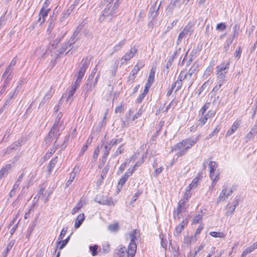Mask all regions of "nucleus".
<instances>
[{
  "mask_svg": "<svg viewBox=\"0 0 257 257\" xmlns=\"http://www.w3.org/2000/svg\"><path fill=\"white\" fill-rule=\"evenodd\" d=\"M138 230L137 229H134L130 234V237L131 239L130 242H136L137 239V234L138 233Z\"/></svg>",
  "mask_w": 257,
  "mask_h": 257,
  "instance_id": "nucleus-37",
  "label": "nucleus"
},
{
  "mask_svg": "<svg viewBox=\"0 0 257 257\" xmlns=\"http://www.w3.org/2000/svg\"><path fill=\"white\" fill-rule=\"evenodd\" d=\"M200 176L199 177L196 176L192 181L191 183L189 184L187 188V190L190 191L193 189L195 188L200 180Z\"/></svg>",
  "mask_w": 257,
  "mask_h": 257,
  "instance_id": "nucleus-30",
  "label": "nucleus"
},
{
  "mask_svg": "<svg viewBox=\"0 0 257 257\" xmlns=\"http://www.w3.org/2000/svg\"><path fill=\"white\" fill-rule=\"evenodd\" d=\"M192 241H194V237L193 236H192L191 238L188 236H186L183 239V242L187 244V246H188L189 244H190L191 242Z\"/></svg>",
  "mask_w": 257,
  "mask_h": 257,
  "instance_id": "nucleus-59",
  "label": "nucleus"
},
{
  "mask_svg": "<svg viewBox=\"0 0 257 257\" xmlns=\"http://www.w3.org/2000/svg\"><path fill=\"white\" fill-rule=\"evenodd\" d=\"M218 80V84L216 85V86L213 88L212 90V92L215 93L217 92L221 87L222 85L223 84H224L226 81H221L220 79H217Z\"/></svg>",
  "mask_w": 257,
  "mask_h": 257,
  "instance_id": "nucleus-42",
  "label": "nucleus"
},
{
  "mask_svg": "<svg viewBox=\"0 0 257 257\" xmlns=\"http://www.w3.org/2000/svg\"><path fill=\"white\" fill-rule=\"evenodd\" d=\"M35 226V224H33L31 226H29V227L28 229V230H27V233L26 234L27 238H29V237L30 236L32 232H33V231L34 229Z\"/></svg>",
  "mask_w": 257,
  "mask_h": 257,
  "instance_id": "nucleus-61",
  "label": "nucleus"
},
{
  "mask_svg": "<svg viewBox=\"0 0 257 257\" xmlns=\"http://www.w3.org/2000/svg\"><path fill=\"white\" fill-rule=\"evenodd\" d=\"M126 43V39H123L113 47V51L117 52L120 50Z\"/></svg>",
  "mask_w": 257,
  "mask_h": 257,
  "instance_id": "nucleus-35",
  "label": "nucleus"
},
{
  "mask_svg": "<svg viewBox=\"0 0 257 257\" xmlns=\"http://www.w3.org/2000/svg\"><path fill=\"white\" fill-rule=\"evenodd\" d=\"M123 146V144H122L117 149V150L113 154V157H115L123 152L124 148Z\"/></svg>",
  "mask_w": 257,
  "mask_h": 257,
  "instance_id": "nucleus-50",
  "label": "nucleus"
},
{
  "mask_svg": "<svg viewBox=\"0 0 257 257\" xmlns=\"http://www.w3.org/2000/svg\"><path fill=\"white\" fill-rule=\"evenodd\" d=\"M82 30V26H78L75 30L74 31L73 35L71 37L69 41L71 42V43L75 44V43L80 39V35H79L80 32Z\"/></svg>",
  "mask_w": 257,
  "mask_h": 257,
  "instance_id": "nucleus-11",
  "label": "nucleus"
},
{
  "mask_svg": "<svg viewBox=\"0 0 257 257\" xmlns=\"http://www.w3.org/2000/svg\"><path fill=\"white\" fill-rule=\"evenodd\" d=\"M25 176V174L24 172H23L18 177L17 180L16 181V182H15V184L13 186V188H14V189H18V188H19V186L24 177V176Z\"/></svg>",
  "mask_w": 257,
  "mask_h": 257,
  "instance_id": "nucleus-38",
  "label": "nucleus"
},
{
  "mask_svg": "<svg viewBox=\"0 0 257 257\" xmlns=\"http://www.w3.org/2000/svg\"><path fill=\"white\" fill-rule=\"evenodd\" d=\"M239 125L240 122L239 121H235L232 125L231 128L228 130V131L227 132L225 137H228L230 136L237 130Z\"/></svg>",
  "mask_w": 257,
  "mask_h": 257,
  "instance_id": "nucleus-19",
  "label": "nucleus"
},
{
  "mask_svg": "<svg viewBox=\"0 0 257 257\" xmlns=\"http://www.w3.org/2000/svg\"><path fill=\"white\" fill-rule=\"evenodd\" d=\"M111 141V143L113 144V145H116L118 144L121 143L123 142V138L120 139H112L110 140Z\"/></svg>",
  "mask_w": 257,
  "mask_h": 257,
  "instance_id": "nucleus-64",
  "label": "nucleus"
},
{
  "mask_svg": "<svg viewBox=\"0 0 257 257\" xmlns=\"http://www.w3.org/2000/svg\"><path fill=\"white\" fill-rule=\"evenodd\" d=\"M187 75L186 74H184V72L183 71H181L178 76L177 80L182 82L183 80H186L187 81Z\"/></svg>",
  "mask_w": 257,
  "mask_h": 257,
  "instance_id": "nucleus-53",
  "label": "nucleus"
},
{
  "mask_svg": "<svg viewBox=\"0 0 257 257\" xmlns=\"http://www.w3.org/2000/svg\"><path fill=\"white\" fill-rule=\"evenodd\" d=\"M188 202V196H184L182 199H181L178 203V205L177 208V214L179 217V214L182 212L185 211L188 208V205L187 204Z\"/></svg>",
  "mask_w": 257,
  "mask_h": 257,
  "instance_id": "nucleus-8",
  "label": "nucleus"
},
{
  "mask_svg": "<svg viewBox=\"0 0 257 257\" xmlns=\"http://www.w3.org/2000/svg\"><path fill=\"white\" fill-rule=\"evenodd\" d=\"M10 82H7V81L4 80V84L2 87L0 88V94H3L5 91L6 89L9 84Z\"/></svg>",
  "mask_w": 257,
  "mask_h": 257,
  "instance_id": "nucleus-60",
  "label": "nucleus"
},
{
  "mask_svg": "<svg viewBox=\"0 0 257 257\" xmlns=\"http://www.w3.org/2000/svg\"><path fill=\"white\" fill-rule=\"evenodd\" d=\"M211 179L212 180V184L211 185L212 187L215 185L216 182L219 180V173H217V174L215 176H213V177H210Z\"/></svg>",
  "mask_w": 257,
  "mask_h": 257,
  "instance_id": "nucleus-52",
  "label": "nucleus"
},
{
  "mask_svg": "<svg viewBox=\"0 0 257 257\" xmlns=\"http://www.w3.org/2000/svg\"><path fill=\"white\" fill-rule=\"evenodd\" d=\"M18 87L19 86H17L13 92H11L9 93L5 101V103L4 104V107H6V106L9 105L11 103V100L13 98L15 94H17L18 93V90H17Z\"/></svg>",
  "mask_w": 257,
  "mask_h": 257,
  "instance_id": "nucleus-22",
  "label": "nucleus"
},
{
  "mask_svg": "<svg viewBox=\"0 0 257 257\" xmlns=\"http://www.w3.org/2000/svg\"><path fill=\"white\" fill-rule=\"evenodd\" d=\"M242 52L241 48L240 46H239L237 49H236L235 53H234V57L237 58V59H239L240 57L241 54Z\"/></svg>",
  "mask_w": 257,
  "mask_h": 257,
  "instance_id": "nucleus-62",
  "label": "nucleus"
},
{
  "mask_svg": "<svg viewBox=\"0 0 257 257\" xmlns=\"http://www.w3.org/2000/svg\"><path fill=\"white\" fill-rule=\"evenodd\" d=\"M108 229L111 232H116L119 229V225L117 223L110 224L108 227Z\"/></svg>",
  "mask_w": 257,
  "mask_h": 257,
  "instance_id": "nucleus-43",
  "label": "nucleus"
},
{
  "mask_svg": "<svg viewBox=\"0 0 257 257\" xmlns=\"http://www.w3.org/2000/svg\"><path fill=\"white\" fill-rule=\"evenodd\" d=\"M138 52V47L134 46L131 49L126 52L120 59L121 64H123L133 58Z\"/></svg>",
  "mask_w": 257,
  "mask_h": 257,
  "instance_id": "nucleus-7",
  "label": "nucleus"
},
{
  "mask_svg": "<svg viewBox=\"0 0 257 257\" xmlns=\"http://www.w3.org/2000/svg\"><path fill=\"white\" fill-rule=\"evenodd\" d=\"M160 5L158 6L157 9L155 10V7L154 6H152L150 10V14L151 15V17L152 18V20H155L158 15V11L159 10Z\"/></svg>",
  "mask_w": 257,
  "mask_h": 257,
  "instance_id": "nucleus-32",
  "label": "nucleus"
},
{
  "mask_svg": "<svg viewBox=\"0 0 257 257\" xmlns=\"http://www.w3.org/2000/svg\"><path fill=\"white\" fill-rule=\"evenodd\" d=\"M70 236L69 235L65 239L62 241L61 240V243L59 245H58V248H59V250H61L62 249H63L65 246V245L68 243L70 239Z\"/></svg>",
  "mask_w": 257,
  "mask_h": 257,
  "instance_id": "nucleus-41",
  "label": "nucleus"
},
{
  "mask_svg": "<svg viewBox=\"0 0 257 257\" xmlns=\"http://www.w3.org/2000/svg\"><path fill=\"white\" fill-rule=\"evenodd\" d=\"M51 9H46L42 7L39 13V15L42 18V21L41 22V25H42L45 22V18L47 17L48 13L50 12Z\"/></svg>",
  "mask_w": 257,
  "mask_h": 257,
  "instance_id": "nucleus-20",
  "label": "nucleus"
},
{
  "mask_svg": "<svg viewBox=\"0 0 257 257\" xmlns=\"http://www.w3.org/2000/svg\"><path fill=\"white\" fill-rule=\"evenodd\" d=\"M199 140V136L194 138H188L183 140L180 142L172 147L170 153L178 150L176 155L178 157L183 156L187 153L188 150L191 149L198 142Z\"/></svg>",
  "mask_w": 257,
  "mask_h": 257,
  "instance_id": "nucleus-1",
  "label": "nucleus"
},
{
  "mask_svg": "<svg viewBox=\"0 0 257 257\" xmlns=\"http://www.w3.org/2000/svg\"><path fill=\"white\" fill-rule=\"evenodd\" d=\"M115 257H130V255L125 246H120L115 250Z\"/></svg>",
  "mask_w": 257,
  "mask_h": 257,
  "instance_id": "nucleus-10",
  "label": "nucleus"
},
{
  "mask_svg": "<svg viewBox=\"0 0 257 257\" xmlns=\"http://www.w3.org/2000/svg\"><path fill=\"white\" fill-rule=\"evenodd\" d=\"M78 171V169L76 170V167H75L73 169V171L72 172V173L70 174V176L69 178V179L67 181V182L66 183L65 186L66 187H69L72 183V182L73 181L74 179L76 177L77 173Z\"/></svg>",
  "mask_w": 257,
  "mask_h": 257,
  "instance_id": "nucleus-23",
  "label": "nucleus"
},
{
  "mask_svg": "<svg viewBox=\"0 0 257 257\" xmlns=\"http://www.w3.org/2000/svg\"><path fill=\"white\" fill-rule=\"evenodd\" d=\"M83 205L81 202H79L77 203L76 206H75L73 209L72 210L71 213L72 214H75L76 212H78V211L82 207Z\"/></svg>",
  "mask_w": 257,
  "mask_h": 257,
  "instance_id": "nucleus-49",
  "label": "nucleus"
},
{
  "mask_svg": "<svg viewBox=\"0 0 257 257\" xmlns=\"http://www.w3.org/2000/svg\"><path fill=\"white\" fill-rule=\"evenodd\" d=\"M104 1L108 2V3L99 17V21L100 22L104 21H110L114 17L116 16L120 5L113 0Z\"/></svg>",
  "mask_w": 257,
  "mask_h": 257,
  "instance_id": "nucleus-2",
  "label": "nucleus"
},
{
  "mask_svg": "<svg viewBox=\"0 0 257 257\" xmlns=\"http://www.w3.org/2000/svg\"><path fill=\"white\" fill-rule=\"evenodd\" d=\"M98 246L97 245H91L89 246V250L91 251L92 256H95L97 254V249Z\"/></svg>",
  "mask_w": 257,
  "mask_h": 257,
  "instance_id": "nucleus-47",
  "label": "nucleus"
},
{
  "mask_svg": "<svg viewBox=\"0 0 257 257\" xmlns=\"http://www.w3.org/2000/svg\"><path fill=\"white\" fill-rule=\"evenodd\" d=\"M15 240H12L10 241L9 243L7 244V246L6 247V248L4 250L3 255L4 257H6L9 252V251L11 250L12 248L13 247V245L15 244Z\"/></svg>",
  "mask_w": 257,
  "mask_h": 257,
  "instance_id": "nucleus-31",
  "label": "nucleus"
},
{
  "mask_svg": "<svg viewBox=\"0 0 257 257\" xmlns=\"http://www.w3.org/2000/svg\"><path fill=\"white\" fill-rule=\"evenodd\" d=\"M12 165L9 164L6 165L0 170V179L5 178L11 171Z\"/></svg>",
  "mask_w": 257,
  "mask_h": 257,
  "instance_id": "nucleus-15",
  "label": "nucleus"
},
{
  "mask_svg": "<svg viewBox=\"0 0 257 257\" xmlns=\"http://www.w3.org/2000/svg\"><path fill=\"white\" fill-rule=\"evenodd\" d=\"M230 61L229 60L226 63L221 64L216 67V74L217 79H220L222 82L226 81V74L229 68Z\"/></svg>",
  "mask_w": 257,
  "mask_h": 257,
  "instance_id": "nucleus-4",
  "label": "nucleus"
},
{
  "mask_svg": "<svg viewBox=\"0 0 257 257\" xmlns=\"http://www.w3.org/2000/svg\"><path fill=\"white\" fill-rule=\"evenodd\" d=\"M102 250L104 253H108L110 250V245L107 242L104 243L102 245Z\"/></svg>",
  "mask_w": 257,
  "mask_h": 257,
  "instance_id": "nucleus-56",
  "label": "nucleus"
},
{
  "mask_svg": "<svg viewBox=\"0 0 257 257\" xmlns=\"http://www.w3.org/2000/svg\"><path fill=\"white\" fill-rule=\"evenodd\" d=\"M212 66H208L204 72L203 77L207 78L210 75V72H212Z\"/></svg>",
  "mask_w": 257,
  "mask_h": 257,
  "instance_id": "nucleus-58",
  "label": "nucleus"
},
{
  "mask_svg": "<svg viewBox=\"0 0 257 257\" xmlns=\"http://www.w3.org/2000/svg\"><path fill=\"white\" fill-rule=\"evenodd\" d=\"M184 228L183 226L178 225L175 228V231H174V235L175 236H178L181 231L183 230Z\"/></svg>",
  "mask_w": 257,
  "mask_h": 257,
  "instance_id": "nucleus-57",
  "label": "nucleus"
},
{
  "mask_svg": "<svg viewBox=\"0 0 257 257\" xmlns=\"http://www.w3.org/2000/svg\"><path fill=\"white\" fill-rule=\"evenodd\" d=\"M73 44H74L71 43V42L69 40L67 42L64 43L62 44L61 48L59 49L58 53L57 54V57H60L61 55L63 54L68 48H70Z\"/></svg>",
  "mask_w": 257,
  "mask_h": 257,
  "instance_id": "nucleus-13",
  "label": "nucleus"
},
{
  "mask_svg": "<svg viewBox=\"0 0 257 257\" xmlns=\"http://www.w3.org/2000/svg\"><path fill=\"white\" fill-rule=\"evenodd\" d=\"M226 28V25L223 23H221L217 25L216 29L219 31H223Z\"/></svg>",
  "mask_w": 257,
  "mask_h": 257,
  "instance_id": "nucleus-63",
  "label": "nucleus"
},
{
  "mask_svg": "<svg viewBox=\"0 0 257 257\" xmlns=\"http://www.w3.org/2000/svg\"><path fill=\"white\" fill-rule=\"evenodd\" d=\"M226 189H223L221 193H220V195L218 197V201H224L225 199V198L227 197L228 196H226L227 193H226Z\"/></svg>",
  "mask_w": 257,
  "mask_h": 257,
  "instance_id": "nucleus-51",
  "label": "nucleus"
},
{
  "mask_svg": "<svg viewBox=\"0 0 257 257\" xmlns=\"http://www.w3.org/2000/svg\"><path fill=\"white\" fill-rule=\"evenodd\" d=\"M94 200L95 202L101 205H105L107 203V197L101 195H96Z\"/></svg>",
  "mask_w": 257,
  "mask_h": 257,
  "instance_id": "nucleus-25",
  "label": "nucleus"
},
{
  "mask_svg": "<svg viewBox=\"0 0 257 257\" xmlns=\"http://www.w3.org/2000/svg\"><path fill=\"white\" fill-rule=\"evenodd\" d=\"M209 106L210 102H206L200 110L199 115H201V116H203L204 114L205 111L208 109Z\"/></svg>",
  "mask_w": 257,
  "mask_h": 257,
  "instance_id": "nucleus-39",
  "label": "nucleus"
},
{
  "mask_svg": "<svg viewBox=\"0 0 257 257\" xmlns=\"http://www.w3.org/2000/svg\"><path fill=\"white\" fill-rule=\"evenodd\" d=\"M67 229H68L67 227H64L62 228V229L60 232V234H59V236L58 237V239L57 241V242H56L55 251H56L57 249L58 248V245H59L61 243V240L63 238L64 236L65 235L67 231Z\"/></svg>",
  "mask_w": 257,
  "mask_h": 257,
  "instance_id": "nucleus-21",
  "label": "nucleus"
},
{
  "mask_svg": "<svg viewBox=\"0 0 257 257\" xmlns=\"http://www.w3.org/2000/svg\"><path fill=\"white\" fill-rule=\"evenodd\" d=\"M84 219L85 216L83 213L80 214L78 215L75 221V227L76 228H79L84 220Z\"/></svg>",
  "mask_w": 257,
  "mask_h": 257,
  "instance_id": "nucleus-24",
  "label": "nucleus"
},
{
  "mask_svg": "<svg viewBox=\"0 0 257 257\" xmlns=\"http://www.w3.org/2000/svg\"><path fill=\"white\" fill-rule=\"evenodd\" d=\"M13 71V68L10 67L8 66L6 68V70L3 75V78L5 79V81H7V82H10L12 79V73Z\"/></svg>",
  "mask_w": 257,
  "mask_h": 257,
  "instance_id": "nucleus-14",
  "label": "nucleus"
},
{
  "mask_svg": "<svg viewBox=\"0 0 257 257\" xmlns=\"http://www.w3.org/2000/svg\"><path fill=\"white\" fill-rule=\"evenodd\" d=\"M202 214H196L192 219V223L196 224L199 223L202 220Z\"/></svg>",
  "mask_w": 257,
  "mask_h": 257,
  "instance_id": "nucleus-44",
  "label": "nucleus"
},
{
  "mask_svg": "<svg viewBox=\"0 0 257 257\" xmlns=\"http://www.w3.org/2000/svg\"><path fill=\"white\" fill-rule=\"evenodd\" d=\"M209 175L210 177H213L215 176L216 174H215V171L217 167H218V164L216 162L210 161L209 164Z\"/></svg>",
  "mask_w": 257,
  "mask_h": 257,
  "instance_id": "nucleus-17",
  "label": "nucleus"
},
{
  "mask_svg": "<svg viewBox=\"0 0 257 257\" xmlns=\"http://www.w3.org/2000/svg\"><path fill=\"white\" fill-rule=\"evenodd\" d=\"M199 62L198 60L195 61L191 66L187 73V82L188 85V88H190L194 80L196 79V75L199 71Z\"/></svg>",
  "mask_w": 257,
  "mask_h": 257,
  "instance_id": "nucleus-3",
  "label": "nucleus"
},
{
  "mask_svg": "<svg viewBox=\"0 0 257 257\" xmlns=\"http://www.w3.org/2000/svg\"><path fill=\"white\" fill-rule=\"evenodd\" d=\"M79 84L80 82H77L76 80H75V82L71 85V89L68 93V96L66 98L67 101H68L69 99H70L72 97L76 90L79 86Z\"/></svg>",
  "mask_w": 257,
  "mask_h": 257,
  "instance_id": "nucleus-16",
  "label": "nucleus"
},
{
  "mask_svg": "<svg viewBox=\"0 0 257 257\" xmlns=\"http://www.w3.org/2000/svg\"><path fill=\"white\" fill-rule=\"evenodd\" d=\"M56 9H57V8H55V9L53 11L52 15L51 16L50 18L48 20V22L49 23V28H53V27L55 25V21H56V17H57V15L55 13Z\"/></svg>",
  "mask_w": 257,
  "mask_h": 257,
  "instance_id": "nucleus-29",
  "label": "nucleus"
},
{
  "mask_svg": "<svg viewBox=\"0 0 257 257\" xmlns=\"http://www.w3.org/2000/svg\"><path fill=\"white\" fill-rule=\"evenodd\" d=\"M209 234L214 237L223 238L225 236V234L223 232H218L216 231H211Z\"/></svg>",
  "mask_w": 257,
  "mask_h": 257,
  "instance_id": "nucleus-40",
  "label": "nucleus"
},
{
  "mask_svg": "<svg viewBox=\"0 0 257 257\" xmlns=\"http://www.w3.org/2000/svg\"><path fill=\"white\" fill-rule=\"evenodd\" d=\"M203 229V225L202 224H200L198 227L196 229L194 236V241L196 240V237L199 235L201 230Z\"/></svg>",
  "mask_w": 257,
  "mask_h": 257,
  "instance_id": "nucleus-55",
  "label": "nucleus"
},
{
  "mask_svg": "<svg viewBox=\"0 0 257 257\" xmlns=\"http://www.w3.org/2000/svg\"><path fill=\"white\" fill-rule=\"evenodd\" d=\"M128 179V178L125 177V176H122L118 181V186L120 185V188H122V186L125 183Z\"/></svg>",
  "mask_w": 257,
  "mask_h": 257,
  "instance_id": "nucleus-48",
  "label": "nucleus"
},
{
  "mask_svg": "<svg viewBox=\"0 0 257 257\" xmlns=\"http://www.w3.org/2000/svg\"><path fill=\"white\" fill-rule=\"evenodd\" d=\"M59 146V145L57 143V141H55L53 143L52 148H51L46 153V156L50 158L55 152Z\"/></svg>",
  "mask_w": 257,
  "mask_h": 257,
  "instance_id": "nucleus-28",
  "label": "nucleus"
},
{
  "mask_svg": "<svg viewBox=\"0 0 257 257\" xmlns=\"http://www.w3.org/2000/svg\"><path fill=\"white\" fill-rule=\"evenodd\" d=\"M145 66V62L143 60H139L137 64L134 66L130 75H132V79L134 80L138 72Z\"/></svg>",
  "mask_w": 257,
  "mask_h": 257,
  "instance_id": "nucleus-9",
  "label": "nucleus"
},
{
  "mask_svg": "<svg viewBox=\"0 0 257 257\" xmlns=\"http://www.w3.org/2000/svg\"><path fill=\"white\" fill-rule=\"evenodd\" d=\"M94 87L92 86V84L86 83L82 86V91L81 95L84 99L88 96L89 92H91Z\"/></svg>",
  "mask_w": 257,
  "mask_h": 257,
  "instance_id": "nucleus-12",
  "label": "nucleus"
},
{
  "mask_svg": "<svg viewBox=\"0 0 257 257\" xmlns=\"http://www.w3.org/2000/svg\"><path fill=\"white\" fill-rule=\"evenodd\" d=\"M58 157H54L49 163L48 166V171L49 174H51L52 172V171L53 170V168H54L55 166L57 164L58 162Z\"/></svg>",
  "mask_w": 257,
  "mask_h": 257,
  "instance_id": "nucleus-27",
  "label": "nucleus"
},
{
  "mask_svg": "<svg viewBox=\"0 0 257 257\" xmlns=\"http://www.w3.org/2000/svg\"><path fill=\"white\" fill-rule=\"evenodd\" d=\"M180 0H172L168 6V9L171 10V11L174 9L176 7H178V8L180 7Z\"/></svg>",
  "mask_w": 257,
  "mask_h": 257,
  "instance_id": "nucleus-33",
  "label": "nucleus"
},
{
  "mask_svg": "<svg viewBox=\"0 0 257 257\" xmlns=\"http://www.w3.org/2000/svg\"><path fill=\"white\" fill-rule=\"evenodd\" d=\"M196 51L194 50H193L189 56V59L186 62V66H188L190 65L192 62V61L195 59L196 57Z\"/></svg>",
  "mask_w": 257,
  "mask_h": 257,
  "instance_id": "nucleus-34",
  "label": "nucleus"
},
{
  "mask_svg": "<svg viewBox=\"0 0 257 257\" xmlns=\"http://www.w3.org/2000/svg\"><path fill=\"white\" fill-rule=\"evenodd\" d=\"M137 250V244L136 242H130L128 246L127 252L130 257H134Z\"/></svg>",
  "mask_w": 257,
  "mask_h": 257,
  "instance_id": "nucleus-18",
  "label": "nucleus"
},
{
  "mask_svg": "<svg viewBox=\"0 0 257 257\" xmlns=\"http://www.w3.org/2000/svg\"><path fill=\"white\" fill-rule=\"evenodd\" d=\"M60 136L59 127L52 125L50 132L45 138L44 143L45 145L48 146L53 140H56L55 141H57Z\"/></svg>",
  "mask_w": 257,
  "mask_h": 257,
  "instance_id": "nucleus-5",
  "label": "nucleus"
},
{
  "mask_svg": "<svg viewBox=\"0 0 257 257\" xmlns=\"http://www.w3.org/2000/svg\"><path fill=\"white\" fill-rule=\"evenodd\" d=\"M193 24L191 22H189L184 27L183 30L180 33L176 43L177 45H179L183 38H185L186 35L189 34L191 35L193 32Z\"/></svg>",
  "mask_w": 257,
  "mask_h": 257,
  "instance_id": "nucleus-6",
  "label": "nucleus"
},
{
  "mask_svg": "<svg viewBox=\"0 0 257 257\" xmlns=\"http://www.w3.org/2000/svg\"><path fill=\"white\" fill-rule=\"evenodd\" d=\"M233 40L232 38H228L225 43L224 49L225 52L228 51L230 45L232 43Z\"/></svg>",
  "mask_w": 257,
  "mask_h": 257,
  "instance_id": "nucleus-46",
  "label": "nucleus"
},
{
  "mask_svg": "<svg viewBox=\"0 0 257 257\" xmlns=\"http://www.w3.org/2000/svg\"><path fill=\"white\" fill-rule=\"evenodd\" d=\"M155 69H154L153 67L150 70V72L149 74V76L148 77L147 82L153 83L155 79Z\"/></svg>",
  "mask_w": 257,
  "mask_h": 257,
  "instance_id": "nucleus-36",
  "label": "nucleus"
},
{
  "mask_svg": "<svg viewBox=\"0 0 257 257\" xmlns=\"http://www.w3.org/2000/svg\"><path fill=\"white\" fill-rule=\"evenodd\" d=\"M220 130V127L218 125L214 130V131L211 132L209 136L206 138V139H209V138H211L213 137H214L215 135H216Z\"/></svg>",
  "mask_w": 257,
  "mask_h": 257,
  "instance_id": "nucleus-54",
  "label": "nucleus"
},
{
  "mask_svg": "<svg viewBox=\"0 0 257 257\" xmlns=\"http://www.w3.org/2000/svg\"><path fill=\"white\" fill-rule=\"evenodd\" d=\"M22 140H18L14 142L13 144H12L9 148L7 149V152L8 153H11L9 150H16L19 147H21L22 145Z\"/></svg>",
  "mask_w": 257,
  "mask_h": 257,
  "instance_id": "nucleus-26",
  "label": "nucleus"
},
{
  "mask_svg": "<svg viewBox=\"0 0 257 257\" xmlns=\"http://www.w3.org/2000/svg\"><path fill=\"white\" fill-rule=\"evenodd\" d=\"M62 116H63L62 113L61 112H59L55 118L54 123H53V125L56 126H59V124L60 122V120H61V119Z\"/></svg>",
  "mask_w": 257,
  "mask_h": 257,
  "instance_id": "nucleus-45",
  "label": "nucleus"
}]
</instances>
